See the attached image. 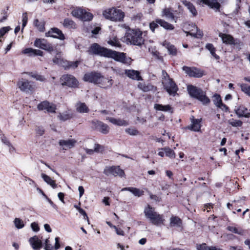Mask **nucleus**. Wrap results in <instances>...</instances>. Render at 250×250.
Here are the masks:
<instances>
[{
    "label": "nucleus",
    "mask_w": 250,
    "mask_h": 250,
    "mask_svg": "<svg viewBox=\"0 0 250 250\" xmlns=\"http://www.w3.org/2000/svg\"><path fill=\"white\" fill-rule=\"evenodd\" d=\"M125 42L127 44L141 46L145 42L143 32L139 29L128 28L124 36Z\"/></svg>",
    "instance_id": "f257e3e1"
},
{
    "label": "nucleus",
    "mask_w": 250,
    "mask_h": 250,
    "mask_svg": "<svg viewBox=\"0 0 250 250\" xmlns=\"http://www.w3.org/2000/svg\"><path fill=\"white\" fill-rule=\"evenodd\" d=\"M142 13H137L136 15H134L133 17L132 18V20L134 21H139L141 20L142 17Z\"/></svg>",
    "instance_id": "338daca9"
},
{
    "label": "nucleus",
    "mask_w": 250,
    "mask_h": 250,
    "mask_svg": "<svg viewBox=\"0 0 250 250\" xmlns=\"http://www.w3.org/2000/svg\"><path fill=\"white\" fill-rule=\"evenodd\" d=\"M63 25L64 27L69 29H75L77 27L75 22L68 18H66L64 20Z\"/></svg>",
    "instance_id": "72a5a7b5"
},
{
    "label": "nucleus",
    "mask_w": 250,
    "mask_h": 250,
    "mask_svg": "<svg viewBox=\"0 0 250 250\" xmlns=\"http://www.w3.org/2000/svg\"><path fill=\"white\" fill-rule=\"evenodd\" d=\"M125 74L129 78L137 80L140 81L142 80V78L140 76V72L138 71L135 70H125Z\"/></svg>",
    "instance_id": "4be33fe9"
},
{
    "label": "nucleus",
    "mask_w": 250,
    "mask_h": 250,
    "mask_svg": "<svg viewBox=\"0 0 250 250\" xmlns=\"http://www.w3.org/2000/svg\"><path fill=\"white\" fill-rule=\"evenodd\" d=\"M112 124L119 126H126L128 123L124 120L120 119H115L112 117H108L107 119Z\"/></svg>",
    "instance_id": "2f4dec72"
},
{
    "label": "nucleus",
    "mask_w": 250,
    "mask_h": 250,
    "mask_svg": "<svg viewBox=\"0 0 250 250\" xmlns=\"http://www.w3.org/2000/svg\"><path fill=\"white\" fill-rule=\"evenodd\" d=\"M229 124L234 127H240L242 126L243 122L240 120L231 119L229 121Z\"/></svg>",
    "instance_id": "49530a36"
},
{
    "label": "nucleus",
    "mask_w": 250,
    "mask_h": 250,
    "mask_svg": "<svg viewBox=\"0 0 250 250\" xmlns=\"http://www.w3.org/2000/svg\"><path fill=\"white\" fill-rule=\"evenodd\" d=\"M238 85L241 88L242 92L250 97V86L246 83H239Z\"/></svg>",
    "instance_id": "ea45409f"
},
{
    "label": "nucleus",
    "mask_w": 250,
    "mask_h": 250,
    "mask_svg": "<svg viewBox=\"0 0 250 250\" xmlns=\"http://www.w3.org/2000/svg\"><path fill=\"white\" fill-rule=\"evenodd\" d=\"M182 225V220L178 216H172L170 218L169 226L170 227H181Z\"/></svg>",
    "instance_id": "bb28decb"
},
{
    "label": "nucleus",
    "mask_w": 250,
    "mask_h": 250,
    "mask_svg": "<svg viewBox=\"0 0 250 250\" xmlns=\"http://www.w3.org/2000/svg\"><path fill=\"white\" fill-rule=\"evenodd\" d=\"M17 85L21 90L26 93L31 92L32 89V86L30 82L23 79L19 81Z\"/></svg>",
    "instance_id": "a211bd4d"
},
{
    "label": "nucleus",
    "mask_w": 250,
    "mask_h": 250,
    "mask_svg": "<svg viewBox=\"0 0 250 250\" xmlns=\"http://www.w3.org/2000/svg\"><path fill=\"white\" fill-rule=\"evenodd\" d=\"M101 87H110L113 84V80L110 78L104 77L102 75L98 83Z\"/></svg>",
    "instance_id": "5701e85b"
},
{
    "label": "nucleus",
    "mask_w": 250,
    "mask_h": 250,
    "mask_svg": "<svg viewBox=\"0 0 250 250\" xmlns=\"http://www.w3.org/2000/svg\"><path fill=\"white\" fill-rule=\"evenodd\" d=\"M79 212L80 214L83 216L84 219L87 220L88 223L89 224L88 217L85 210H84L82 208H79Z\"/></svg>",
    "instance_id": "bf43d9fd"
},
{
    "label": "nucleus",
    "mask_w": 250,
    "mask_h": 250,
    "mask_svg": "<svg viewBox=\"0 0 250 250\" xmlns=\"http://www.w3.org/2000/svg\"><path fill=\"white\" fill-rule=\"evenodd\" d=\"M187 90L191 97L199 100L203 104H208L210 103L209 99L201 88L192 85H189L187 86Z\"/></svg>",
    "instance_id": "7ed1b4c3"
},
{
    "label": "nucleus",
    "mask_w": 250,
    "mask_h": 250,
    "mask_svg": "<svg viewBox=\"0 0 250 250\" xmlns=\"http://www.w3.org/2000/svg\"><path fill=\"white\" fill-rule=\"evenodd\" d=\"M65 63V65L64 66V68L65 69H68L70 68H76L78 67V64L79 63V62L78 61H75V62H69L66 61V62Z\"/></svg>",
    "instance_id": "a19ab883"
},
{
    "label": "nucleus",
    "mask_w": 250,
    "mask_h": 250,
    "mask_svg": "<svg viewBox=\"0 0 250 250\" xmlns=\"http://www.w3.org/2000/svg\"><path fill=\"white\" fill-rule=\"evenodd\" d=\"M14 224L15 227L18 229H22L24 226L23 222L20 218H17L14 220Z\"/></svg>",
    "instance_id": "09e8293b"
},
{
    "label": "nucleus",
    "mask_w": 250,
    "mask_h": 250,
    "mask_svg": "<svg viewBox=\"0 0 250 250\" xmlns=\"http://www.w3.org/2000/svg\"><path fill=\"white\" fill-rule=\"evenodd\" d=\"M60 81L62 85H66L71 88H76L78 87L79 82L75 77L72 75H63L60 79Z\"/></svg>",
    "instance_id": "423d86ee"
},
{
    "label": "nucleus",
    "mask_w": 250,
    "mask_h": 250,
    "mask_svg": "<svg viewBox=\"0 0 250 250\" xmlns=\"http://www.w3.org/2000/svg\"><path fill=\"white\" fill-rule=\"evenodd\" d=\"M163 15L171 20L174 19L175 16L173 13V10L169 8H165L163 11Z\"/></svg>",
    "instance_id": "e433bc0d"
},
{
    "label": "nucleus",
    "mask_w": 250,
    "mask_h": 250,
    "mask_svg": "<svg viewBox=\"0 0 250 250\" xmlns=\"http://www.w3.org/2000/svg\"><path fill=\"white\" fill-rule=\"evenodd\" d=\"M214 99L213 100V103L214 104L218 107L222 103V101L221 97L218 94H215L214 95Z\"/></svg>",
    "instance_id": "3c124183"
},
{
    "label": "nucleus",
    "mask_w": 250,
    "mask_h": 250,
    "mask_svg": "<svg viewBox=\"0 0 250 250\" xmlns=\"http://www.w3.org/2000/svg\"><path fill=\"white\" fill-rule=\"evenodd\" d=\"M138 86V87L140 89L142 90L143 91H145V92L150 91L152 88V85H146L145 84L142 83H139Z\"/></svg>",
    "instance_id": "de8ad7c7"
},
{
    "label": "nucleus",
    "mask_w": 250,
    "mask_h": 250,
    "mask_svg": "<svg viewBox=\"0 0 250 250\" xmlns=\"http://www.w3.org/2000/svg\"><path fill=\"white\" fill-rule=\"evenodd\" d=\"M34 24L36 27H37L40 31H44L45 29L44 21H39L38 19H36L34 21Z\"/></svg>",
    "instance_id": "c03bdc74"
},
{
    "label": "nucleus",
    "mask_w": 250,
    "mask_h": 250,
    "mask_svg": "<svg viewBox=\"0 0 250 250\" xmlns=\"http://www.w3.org/2000/svg\"><path fill=\"white\" fill-rule=\"evenodd\" d=\"M107 58L113 59L122 63H126L125 54L124 53L118 52L109 49Z\"/></svg>",
    "instance_id": "4468645a"
},
{
    "label": "nucleus",
    "mask_w": 250,
    "mask_h": 250,
    "mask_svg": "<svg viewBox=\"0 0 250 250\" xmlns=\"http://www.w3.org/2000/svg\"><path fill=\"white\" fill-rule=\"evenodd\" d=\"M159 24L157 22V19L155 21L149 23V28L152 32H154L155 29L159 28Z\"/></svg>",
    "instance_id": "864d4df0"
},
{
    "label": "nucleus",
    "mask_w": 250,
    "mask_h": 250,
    "mask_svg": "<svg viewBox=\"0 0 250 250\" xmlns=\"http://www.w3.org/2000/svg\"><path fill=\"white\" fill-rule=\"evenodd\" d=\"M197 250H217L215 247H208L206 244L203 243L201 245H197Z\"/></svg>",
    "instance_id": "79ce46f5"
},
{
    "label": "nucleus",
    "mask_w": 250,
    "mask_h": 250,
    "mask_svg": "<svg viewBox=\"0 0 250 250\" xmlns=\"http://www.w3.org/2000/svg\"><path fill=\"white\" fill-rule=\"evenodd\" d=\"M9 7L7 6L6 7V10H3L2 12V14H3V17L0 19V21L3 22L4 21L6 20L7 18L8 15L7 14V11L8 10Z\"/></svg>",
    "instance_id": "0e129e2a"
},
{
    "label": "nucleus",
    "mask_w": 250,
    "mask_h": 250,
    "mask_svg": "<svg viewBox=\"0 0 250 250\" xmlns=\"http://www.w3.org/2000/svg\"><path fill=\"white\" fill-rule=\"evenodd\" d=\"M1 142L4 144H5V145L8 146H10V142H9V141L6 138V137L5 136H4V135H3L1 137Z\"/></svg>",
    "instance_id": "e2e57ef3"
},
{
    "label": "nucleus",
    "mask_w": 250,
    "mask_h": 250,
    "mask_svg": "<svg viewBox=\"0 0 250 250\" xmlns=\"http://www.w3.org/2000/svg\"><path fill=\"white\" fill-rule=\"evenodd\" d=\"M34 45L36 47L51 52L53 50V47L50 43L44 39H36L34 42Z\"/></svg>",
    "instance_id": "9b49d317"
},
{
    "label": "nucleus",
    "mask_w": 250,
    "mask_h": 250,
    "mask_svg": "<svg viewBox=\"0 0 250 250\" xmlns=\"http://www.w3.org/2000/svg\"><path fill=\"white\" fill-rule=\"evenodd\" d=\"M31 227L34 231L38 232L40 230L38 224L36 222H33L31 224Z\"/></svg>",
    "instance_id": "680f3d73"
},
{
    "label": "nucleus",
    "mask_w": 250,
    "mask_h": 250,
    "mask_svg": "<svg viewBox=\"0 0 250 250\" xmlns=\"http://www.w3.org/2000/svg\"><path fill=\"white\" fill-rule=\"evenodd\" d=\"M104 173L107 176L112 175L114 176H123L125 174L123 170L121 169L119 166L106 167L104 169Z\"/></svg>",
    "instance_id": "9d476101"
},
{
    "label": "nucleus",
    "mask_w": 250,
    "mask_h": 250,
    "mask_svg": "<svg viewBox=\"0 0 250 250\" xmlns=\"http://www.w3.org/2000/svg\"><path fill=\"white\" fill-rule=\"evenodd\" d=\"M46 37H51L61 40H64L65 37L62 31L57 28H52L45 33Z\"/></svg>",
    "instance_id": "2eb2a0df"
},
{
    "label": "nucleus",
    "mask_w": 250,
    "mask_h": 250,
    "mask_svg": "<svg viewBox=\"0 0 250 250\" xmlns=\"http://www.w3.org/2000/svg\"><path fill=\"white\" fill-rule=\"evenodd\" d=\"M77 110L80 113H87L88 108L84 103H80L77 105Z\"/></svg>",
    "instance_id": "58836bf2"
},
{
    "label": "nucleus",
    "mask_w": 250,
    "mask_h": 250,
    "mask_svg": "<svg viewBox=\"0 0 250 250\" xmlns=\"http://www.w3.org/2000/svg\"><path fill=\"white\" fill-rule=\"evenodd\" d=\"M93 15L91 13L87 12L85 10H84L83 14L81 20L84 21H89L93 19Z\"/></svg>",
    "instance_id": "a18cd8bd"
},
{
    "label": "nucleus",
    "mask_w": 250,
    "mask_h": 250,
    "mask_svg": "<svg viewBox=\"0 0 250 250\" xmlns=\"http://www.w3.org/2000/svg\"><path fill=\"white\" fill-rule=\"evenodd\" d=\"M113 228L115 229L116 233L119 235L124 236L125 234L124 231L121 229H118L116 226H113Z\"/></svg>",
    "instance_id": "774afa93"
},
{
    "label": "nucleus",
    "mask_w": 250,
    "mask_h": 250,
    "mask_svg": "<svg viewBox=\"0 0 250 250\" xmlns=\"http://www.w3.org/2000/svg\"><path fill=\"white\" fill-rule=\"evenodd\" d=\"M227 229L234 233L238 234H242L243 231L242 230L239 231L238 229L232 226H228Z\"/></svg>",
    "instance_id": "5fc2aeb1"
},
{
    "label": "nucleus",
    "mask_w": 250,
    "mask_h": 250,
    "mask_svg": "<svg viewBox=\"0 0 250 250\" xmlns=\"http://www.w3.org/2000/svg\"><path fill=\"white\" fill-rule=\"evenodd\" d=\"M219 36L221 38L223 42L229 45L235 44L234 39L230 35L220 33Z\"/></svg>",
    "instance_id": "b1692460"
},
{
    "label": "nucleus",
    "mask_w": 250,
    "mask_h": 250,
    "mask_svg": "<svg viewBox=\"0 0 250 250\" xmlns=\"http://www.w3.org/2000/svg\"><path fill=\"white\" fill-rule=\"evenodd\" d=\"M36 131L37 134L40 135H42L44 132V130L42 127L38 126L36 128Z\"/></svg>",
    "instance_id": "69168bd1"
},
{
    "label": "nucleus",
    "mask_w": 250,
    "mask_h": 250,
    "mask_svg": "<svg viewBox=\"0 0 250 250\" xmlns=\"http://www.w3.org/2000/svg\"><path fill=\"white\" fill-rule=\"evenodd\" d=\"M76 143V140L74 139H69L67 140H62L60 141L59 144L62 146L71 148L75 146Z\"/></svg>",
    "instance_id": "7c9ffc66"
},
{
    "label": "nucleus",
    "mask_w": 250,
    "mask_h": 250,
    "mask_svg": "<svg viewBox=\"0 0 250 250\" xmlns=\"http://www.w3.org/2000/svg\"><path fill=\"white\" fill-rule=\"evenodd\" d=\"M191 124L187 128L192 131L198 132L200 130L201 119H194L193 117L191 118Z\"/></svg>",
    "instance_id": "aec40b11"
},
{
    "label": "nucleus",
    "mask_w": 250,
    "mask_h": 250,
    "mask_svg": "<svg viewBox=\"0 0 250 250\" xmlns=\"http://www.w3.org/2000/svg\"><path fill=\"white\" fill-rule=\"evenodd\" d=\"M163 45L167 49L170 55L172 56H176L177 55V50L174 45L166 41L163 42Z\"/></svg>",
    "instance_id": "c756f323"
},
{
    "label": "nucleus",
    "mask_w": 250,
    "mask_h": 250,
    "mask_svg": "<svg viewBox=\"0 0 250 250\" xmlns=\"http://www.w3.org/2000/svg\"><path fill=\"white\" fill-rule=\"evenodd\" d=\"M42 177L43 180L48 185H50L53 188H55L57 187V185L56 184L55 181L52 180L49 176L42 173Z\"/></svg>",
    "instance_id": "f704fd0d"
},
{
    "label": "nucleus",
    "mask_w": 250,
    "mask_h": 250,
    "mask_svg": "<svg viewBox=\"0 0 250 250\" xmlns=\"http://www.w3.org/2000/svg\"><path fill=\"white\" fill-rule=\"evenodd\" d=\"M92 128L104 134H107L109 131V127L106 124L98 120L91 122Z\"/></svg>",
    "instance_id": "1a4fd4ad"
},
{
    "label": "nucleus",
    "mask_w": 250,
    "mask_h": 250,
    "mask_svg": "<svg viewBox=\"0 0 250 250\" xmlns=\"http://www.w3.org/2000/svg\"><path fill=\"white\" fill-rule=\"evenodd\" d=\"M83 12L84 9L79 8L72 10L71 12V14L75 17L82 19Z\"/></svg>",
    "instance_id": "4c0bfd02"
},
{
    "label": "nucleus",
    "mask_w": 250,
    "mask_h": 250,
    "mask_svg": "<svg viewBox=\"0 0 250 250\" xmlns=\"http://www.w3.org/2000/svg\"><path fill=\"white\" fill-rule=\"evenodd\" d=\"M164 88L171 96H175L178 90V88L172 79H168L162 82Z\"/></svg>",
    "instance_id": "0eeeda50"
},
{
    "label": "nucleus",
    "mask_w": 250,
    "mask_h": 250,
    "mask_svg": "<svg viewBox=\"0 0 250 250\" xmlns=\"http://www.w3.org/2000/svg\"><path fill=\"white\" fill-rule=\"evenodd\" d=\"M110 49L102 47L97 43H92L87 51L91 55H97L107 58Z\"/></svg>",
    "instance_id": "39448f33"
},
{
    "label": "nucleus",
    "mask_w": 250,
    "mask_h": 250,
    "mask_svg": "<svg viewBox=\"0 0 250 250\" xmlns=\"http://www.w3.org/2000/svg\"><path fill=\"white\" fill-rule=\"evenodd\" d=\"M44 244V249L45 250H52L53 249V247L49 243V238L46 239Z\"/></svg>",
    "instance_id": "4d7b16f0"
},
{
    "label": "nucleus",
    "mask_w": 250,
    "mask_h": 250,
    "mask_svg": "<svg viewBox=\"0 0 250 250\" xmlns=\"http://www.w3.org/2000/svg\"><path fill=\"white\" fill-rule=\"evenodd\" d=\"M52 61L55 64L62 66L63 68L64 66H66L65 62H66V60H64L62 58L61 53H57L53 59Z\"/></svg>",
    "instance_id": "c85d7f7f"
},
{
    "label": "nucleus",
    "mask_w": 250,
    "mask_h": 250,
    "mask_svg": "<svg viewBox=\"0 0 250 250\" xmlns=\"http://www.w3.org/2000/svg\"><path fill=\"white\" fill-rule=\"evenodd\" d=\"M58 118L59 119L62 121H65L67 120L70 119L72 118V114L69 113L67 112H65L62 114H60L58 115Z\"/></svg>",
    "instance_id": "37998d69"
},
{
    "label": "nucleus",
    "mask_w": 250,
    "mask_h": 250,
    "mask_svg": "<svg viewBox=\"0 0 250 250\" xmlns=\"http://www.w3.org/2000/svg\"><path fill=\"white\" fill-rule=\"evenodd\" d=\"M121 191H128L131 192L134 196L140 197L144 195V191L139 188L133 187L124 188L122 189Z\"/></svg>",
    "instance_id": "cd10ccee"
},
{
    "label": "nucleus",
    "mask_w": 250,
    "mask_h": 250,
    "mask_svg": "<svg viewBox=\"0 0 250 250\" xmlns=\"http://www.w3.org/2000/svg\"><path fill=\"white\" fill-rule=\"evenodd\" d=\"M104 150V147L98 144H95L94 145V151L96 153L102 152Z\"/></svg>",
    "instance_id": "603ef678"
},
{
    "label": "nucleus",
    "mask_w": 250,
    "mask_h": 250,
    "mask_svg": "<svg viewBox=\"0 0 250 250\" xmlns=\"http://www.w3.org/2000/svg\"><path fill=\"white\" fill-rule=\"evenodd\" d=\"M29 242L34 250H40L42 247V242L38 236L35 235L31 237Z\"/></svg>",
    "instance_id": "6ab92c4d"
},
{
    "label": "nucleus",
    "mask_w": 250,
    "mask_h": 250,
    "mask_svg": "<svg viewBox=\"0 0 250 250\" xmlns=\"http://www.w3.org/2000/svg\"><path fill=\"white\" fill-rule=\"evenodd\" d=\"M37 108L39 110H46L48 113H54L56 112V105L47 101H44L38 104Z\"/></svg>",
    "instance_id": "f8f14e48"
},
{
    "label": "nucleus",
    "mask_w": 250,
    "mask_h": 250,
    "mask_svg": "<svg viewBox=\"0 0 250 250\" xmlns=\"http://www.w3.org/2000/svg\"><path fill=\"white\" fill-rule=\"evenodd\" d=\"M154 108L157 111L169 112L171 113H172L173 111V108L169 104L163 105L161 104H155Z\"/></svg>",
    "instance_id": "393cba45"
},
{
    "label": "nucleus",
    "mask_w": 250,
    "mask_h": 250,
    "mask_svg": "<svg viewBox=\"0 0 250 250\" xmlns=\"http://www.w3.org/2000/svg\"><path fill=\"white\" fill-rule=\"evenodd\" d=\"M234 112L239 118H250V112L248 109L243 105L235 107Z\"/></svg>",
    "instance_id": "dca6fc26"
},
{
    "label": "nucleus",
    "mask_w": 250,
    "mask_h": 250,
    "mask_svg": "<svg viewBox=\"0 0 250 250\" xmlns=\"http://www.w3.org/2000/svg\"><path fill=\"white\" fill-rule=\"evenodd\" d=\"M182 3L187 8L193 16L195 17L197 15V11L192 3L186 0H184L182 1Z\"/></svg>",
    "instance_id": "a878e982"
},
{
    "label": "nucleus",
    "mask_w": 250,
    "mask_h": 250,
    "mask_svg": "<svg viewBox=\"0 0 250 250\" xmlns=\"http://www.w3.org/2000/svg\"><path fill=\"white\" fill-rule=\"evenodd\" d=\"M197 29V32L196 34L193 33H189L188 34L192 36H193L196 38H200L203 36V33L200 31H198L197 29V27H196Z\"/></svg>",
    "instance_id": "052dcab7"
},
{
    "label": "nucleus",
    "mask_w": 250,
    "mask_h": 250,
    "mask_svg": "<svg viewBox=\"0 0 250 250\" xmlns=\"http://www.w3.org/2000/svg\"><path fill=\"white\" fill-rule=\"evenodd\" d=\"M102 74L100 73L91 72L86 73L83 77L84 81L88 82L95 84H98Z\"/></svg>",
    "instance_id": "ddd939ff"
},
{
    "label": "nucleus",
    "mask_w": 250,
    "mask_h": 250,
    "mask_svg": "<svg viewBox=\"0 0 250 250\" xmlns=\"http://www.w3.org/2000/svg\"><path fill=\"white\" fill-rule=\"evenodd\" d=\"M144 214L150 223L156 226L164 225L165 219L163 214H160L155 210V208L148 205L144 209Z\"/></svg>",
    "instance_id": "f03ea898"
},
{
    "label": "nucleus",
    "mask_w": 250,
    "mask_h": 250,
    "mask_svg": "<svg viewBox=\"0 0 250 250\" xmlns=\"http://www.w3.org/2000/svg\"><path fill=\"white\" fill-rule=\"evenodd\" d=\"M9 27H4L0 29V38L4 36L9 30Z\"/></svg>",
    "instance_id": "13d9d810"
},
{
    "label": "nucleus",
    "mask_w": 250,
    "mask_h": 250,
    "mask_svg": "<svg viewBox=\"0 0 250 250\" xmlns=\"http://www.w3.org/2000/svg\"><path fill=\"white\" fill-rule=\"evenodd\" d=\"M157 22L161 26L166 30H171L174 29V26L172 24L164 20L157 19Z\"/></svg>",
    "instance_id": "473e14b6"
},
{
    "label": "nucleus",
    "mask_w": 250,
    "mask_h": 250,
    "mask_svg": "<svg viewBox=\"0 0 250 250\" xmlns=\"http://www.w3.org/2000/svg\"><path fill=\"white\" fill-rule=\"evenodd\" d=\"M182 70L190 77L201 78L203 75V71L195 67L184 66Z\"/></svg>",
    "instance_id": "6e6552de"
},
{
    "label": "nucleus",
    "mask_w": 250,
    "mask_h": 250,
    "mask_svg": "<svg viewBox=\"0 0 250 250\" xmlns=\"http://www.w3.org/2000/svg\"><path fill=\"white\" fill-rule=\"evenodd\" d=\"M103 15L105 19L113 21H121L125 17L124 12L114 7L104 10Z\"/></svg>",
    "instance_id": "20e7f679"
},
{
    "label": "nucleus",
    "mask_w": 250,
    "mask_h": 250,
    "mask_svg": "<svg viewBox=\"0 0 250 250\" xmlns=\"http://www.w3.org/2000/svg\"><path fill=\"white\" fill-rule=\"evenodd\" d=\"M22 30H23V28L26 25L27 21H28V17H27V12H24L22 14Z\"/></svg>",
    "instance_id": "6e6d98bb"
},
{
    "label": "nucleus",
    "mask_w": 250,
    "mask_h": 250,
    "mask_svg": "<svg viewBox=\"0 0 250 250\" xmlns=\"http://www.w3.org/2000/svg\"><path fill=\"white\" fill-rule=\"evenodd\" d=\"M197 3L199 5H208L211 8L215 10H219L221 6L217 0H197Z\"/></svg>",
    "instance_id": "f3484780"
},
{
    "label": "nucleus",
    "mask_w": 250,
    "mask_h": 250,
    "mask_svg": "<svg viewBox=\"0 0 250 250\" xmlns=\"http://www.w3.org/2000/svg\"><path fill=\"white\" fill-rule=\"evenodd\" d=\"M125 131L127 134L132 136L137 135L139 134V132L137 129L133 128H126Z\"/></svg>",
    "instance_id": "8fccbe9b"
},
{
    "label": "nucleus",
    "mask_w": 250,
    "mask_h": 250,
    "mask_svg": "<svg viewBox=\"0 0 250 250\" xmlns=\"http://www.w3.org/2000/svg\"><path fill=\"white\" fill-rule=\"evenodd\" d=\"M161 150H163L165 153V155L170 158L173 159L175 157V153L174 151L169 147H165L161 148Z\"/></svg>",
    "instance_id": "c9c22d12"
},
{
    "label": "nucleus",
    "mask_w": 250,
    "mask_h": 250,
    "mask_svg": "<svg viewBox=\"0 0 250 250\" xmlns=\"http://www.w3.org/2000/svg\"><path fill=\"white\" fill-rule=\"evenodd\" d=\"M22 53L27 54L28 56H42L43 52L38 49H33L32 48H27L22 50Z\"/></svg>",
    "instance_id": "412c9836"
}]
</instances>
